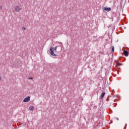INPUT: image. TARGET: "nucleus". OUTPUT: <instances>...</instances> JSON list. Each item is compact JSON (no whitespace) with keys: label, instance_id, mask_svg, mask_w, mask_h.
I'll use <instances>...</instances> for the list:
<instances>
[{"label":"nucleus","instance_id":"1","mask_svg":"<svg viewBox=\"0 0 129 129\" xmlns=\"http://www.w3.org/2000/svg\"><path fill=\"white\" fill-rule=\"evenodd\" d=\"M50 55H51L52 56H57V55H56V54H55L54 53V48L53 47H51L50 48Z\"/></svg>","mask_w":129,"mask_h":129},{"label":"nucleus","instance_id":"2","mask_svg":"<svg viewBox=\"0 0 129 129\" xmlns=\"http://www.w3.org/2000/svg\"><path fill=\"white\" fill-rule=\"evenodd\" d=\"M102 10L103 12H105V11L110 12V11H111V9L110 8V7H108V8L103 7Z\"/></svg>","mask_w":129,"mask_h":129},{"label":"nucleus","instance_id":"3","mask_svg":"<svg viewBox=\"0 0 129 129\" xmlns=\"http://www.w3.org/2000/svg\"><path fill=\"white\" fill-rule=\"evenodd\" d=\"M31 100V97L30 96L27 97L23 100V102H28Z\"/></svg>","mask_w":129,"mask_h":129},{"label":"nucleus","instance_id":"4","mask_svg":"<svg viewBox=\"0 0 129 129\" xmlns=\"http://www.w3.org/2000/svg\"><path fill=\"white\" fill-rule=\"evenodd\" d=\"M128 53L129 51H127V50H124L123 52V55H124L125 57H127L128 56Z\"/></svg>","mask_w":129,"mask_h":129},{"label":"nucleus","instance_id":"5","mask_svg":"<svg viewBox=\"0 0 129 129\" xmlns=\"http://www.w3.org/2000/svg\"><path fill=\"white\" fill-rule=\"evenodd\" d=\"M21 11V8L19 6H17L15 7V11L17 13H20V11Z\"/></svg>","mask_w":129,"mask_h":129},{"label":"nucleus","instance_id":"6","mask_svg":"<svg viewBox=\"0 0 129 129\" xmlns=\"http://www.w3.org/2000/svg\"><path fill=\"white\" fill-rule=\"evenodd\" d=\"M104 95H105V92H102L101 93V96H100V99H102V98H103V97H104Z\"/></svg>","mask_w":129,"mask_h":129},{"label":"nucleus","instance_id":"7","mask_svg":"<svg viewBox=\"0 0 129 129\" xmlns=\"http://www.w3.org/2000/svg\"><path fill=\"white\" fill-rule=\"evenodd\" d=\"M29 110H31V111L34 110V106H30L29 107Z\"/></svg>","mask_w":129,"mask_h":129},{"label":"nucleus","instance_id":"8","mask_svg":"<svg viewBox=\"0 0 129 129\" xmlns=\"http://www.w3.org/2000/svg\"><path fill=\"white\" fill-rule=\"evenodd\" d=\"M111 51L112 52H114V46H112V48H111Z\"/></svg>","mask_w":129,"mask_h":129},{"label":"nucleus","instance_id":"9","mask_svg":"<svg viewBox=\"0 0 129 129\" xmlns=\"http://www.w3.org/2000/svg\"><path fill=\"white\" fill-rule=\"evenodd\" d=\"M120 65H122V64L118 63L116 65V67H117L118 66H120Z\"/></svg>","mask_w":129,"mask_h":129},{"label":"nucleus","instance_id":"10","mask_svg":"<svg viewBox=\"0 0 129 129\" xmlns=\"http://www.w3.org/2000/svg\"><path fill=\"white\" fill-rule=\"evenodd\" d=\"M0 10H3V6H0Z\"/></svg>","mask_w":129,"mask_h":129},{"label":"nucleus","instance_id":"11","mask_svg":"<svg viewBox=\"0 0 129 129\" xmlns=\"http://www.w3.org/2000/svg\"><path fill=\"white\" fill-rule=\"evenodd\" d=\"M29 80H33V78H32V77L29 78Z\"/></svg>","mask_w":129,"mask_h":129},{"label":"nucleus","instance_id":"12","mask_svg":"<svg viewBox=\"0 0 129 129\" xmlns=\"http://www.w3.org/2000/svg\"><path fill=\"white\" fill-rule=\"evenodd\" d=\"M56 50H57V47H55L54 48V51H56Z\"/></svg>","mask_w":129,"mask_h":129},{"label":"nucleus","instance_id":"13","mask_svg":"<svg viewBox=\"0 0 129 129\" xmlns=\"http://www.w3.org/2000/svg\"><path fill=\"white\" fill-rule=\"evenodd\" d=\"M22 29L23 30H26V27H23Z\"/></svg>","mask_w":129,"mask_h":129},{"label":"nucleus","instance_id":"14","mask_svg":"<svg viewBox=\"0 0 129 129\" xmlns=\"http://www.w3.org/2000/svg\"><path fill=\"white\" fill-rule=\"evenodd\" d=\"M119 72V70H118V71H117V74H118Z\"/></svg>","mask_w":129,"mask_h":129},{"label":"nucleus","instance_id":"15","mask_svg":"<svg viewBox=\"0 0 129 129\" xmlns=\"http://www.w3.org/2000/svg\"><path fill=\"white\" fill-rule=\"evenodd\" d=\"M116 119L117 120H119V119H118V117H116Z\"/></svg>","mask_w":129,"mask_h":129},{"label":"nucleus","instance_id":"16","mask_svg":"<svg viewBox=\"0 0 129 129\" xmlns=\"http://www.w3.org/2000/svg\"><path fill=\"white\" fill-rule=\"evenodd\" d=\"M107 101H108V100H109V99L108 98L107 99H106Z\"/></svg>","mask_w":129,"mask_h":129},{"label":"nucleus","instance_id":"17","mask_svg":"<svg viewBox=\"0 0 129 129\" xmlns=\"http://www.w3.org/2000/svg\"><path fill=\"white\" fill-rule=\"evenodd\" d=\"M2 80V77H0V80Z\"/></svg>","mask_w":129,"mask_h":129}]
</instances>
